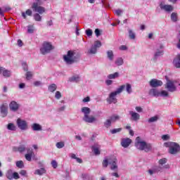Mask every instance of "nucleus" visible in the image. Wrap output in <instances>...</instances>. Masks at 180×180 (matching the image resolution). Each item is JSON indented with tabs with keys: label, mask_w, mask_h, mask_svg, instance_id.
Returning a JSON list of instances; mask_svg holds the SVG:
<instances>
[{
	"label": "nucleus",
	"mask_w": 180,
	"mask_h": 180,
	"mask_svg": "<svg viewBox=\"0 0 180 180\" xmlns=\"http://www.w3.org/2000/svg\"><path fill=\"white\" fill-rule=\"evenodd\" d=\"M135 147H136L138 150L145 151L146 153L151 151V149L153 148L151 143H147V142L141 141V138H140V136L136 138Z\"/></svg>",
	"instance_id": "obj_1"
},
{
	"label": "nucleus",
	"mask_w": 180,
	"mask_h": 180,
	"mask_svg": "<svg viewBox=\"0 0 180 180\" xmlns=\"http://www.w3.org/2000/svg\"><path fill=\"white\" fill-rule=\"evenodd\" d=\"M126 88V84H123L120 86V88L117 89L115 91H113L110 94L109 98L107 99V102L108 103H117V99L116 98V96L119 95V94H122L123 92V90Z\"/></svg>",
	"instance_id": "obj_2"
},
{
	"label": "nucleus",
	"mask_w": 180,
	"mask_h": 180,
	"mask_svg": "<svg viewBox=\"0 0 180 180\" xmlns=\"http://www.w3.org/2000/svg\"><path fill=\"white\" fill-rule=\"evenodd\" d=\"M82 112L84 115L83 117L84 122H86V123H94V122H96V118L94 116H89V113H91V108L88 107H83L82 108Z\"/></svg>",
	"instance_id": "obj_3"
},
{
	"label": "nucleus",
	"mask_w": 180,
	"mask_h": 180,
	"mask_svg": "<svg viewBox=\"0 0 180 180\" xmlns=\"http://www.w3.org/2000/svg\"><path fill=\"white\" fill-rule=\"evenodd\" d=\"M63 60L69 65L74 64V63H77V56H75V52L71 50L68 51V53L63 56Z\"/></svg>",
	"instance_id": "obj_4"
},
{
	"label": "nucleus",
	"mask_w": 180,
	"mask_h": 180,
	"mask_svg": "<svg viewBox=\"0 0 180 180\" xmlns=\"http://www.w3.org/2000/svg\"><path fill=\"white\" fill-rule=\"evenodd\" d=\"M108 165H110V169H112V171L117 169V159L116 158H112L108 160H104L103 161V167L104 168H108Z\"/></svg>",
	"instance_id": "obj_5"
},
{
	"label": "nucleus",
	"mask_w": 180,
	"mask_h": 180,
	"mask_svg": "<svg viewBox=\"0 0 180 180\" xmlns=\"http://www.w3.org/2000/svg\"><path fill=\"white\" fill-rule=\"evenodd\" d=\"M51 50H54L53 44H51V42L44 41L42 44V47L40 49V53L43 54V56H46V54L51 53Z\"/></svg>",
	"instance_id": "obj_6"
},
{
	"label": "nucleus",
	"mask_w": 180,
	"mask_h": 180,
	"mask_svg": "<svg viewBox=\"0 0 180 180\" xmlns=\"http://www.w3.org/2000/svg\"><path fill=\"white\" fill-rule=\"evenodd\" d=\"M33 12H37L39 15H43L46 12V8L43 6H39V3L34 2L32 6Z\"/></svg>",
	"instance_id": "obj_7"
},
{
	"label": "nucleus",
	"mask_w": 180,
	"mask_h": 180,
	"mask_svg": "<svg viewBox=\"0 0 180 180\" xmlns=\"http://www.w3.org/2000/svg\"><path fill=\"white\" fill-rule=\"evenodd\" d=\"M179 152H180V146L177 143L174 142L172 145V147L169 148V153L173 155H175V154H178V153Z\"/></svg>",
	"instance_id": "obj_8"
},
{
	"label": "nucleus",
	"mask_w": 180,
	"mask_h": 180,
	"mask_svg": "<svg viewBox=\"0 0 180 180\" xmlns=\"http://www.w3.org/2000/svg\"><path fill=\"white\" fill-rule=\"evenodd\" d=\"M165 89H167L169 92H175L176 91V87L175 86V84H174V82L167 79V83L165 86Z\"/></svg>",
	"instance_id": "obj_9"
},
{
	"label": "nucleus",
	"mask_w": 180,
	"mask_h": 180,
	"mask_svg": "<svg viewBox=\"0 0 180 180\" xmlns=\"http://www.w3.org/2000/svg\"><path fill=\"white\" fill-rule=\"evenodd\" d=\"M0 112L3 117L8 116V103H4L0 105Z\"/></svg>",
	"instance_id": "obj_10"
},
{
	"label": "nucleus",
	"mask_w": 180,
	"mask_h": 180,
	"mask_svg": "<svg viewBox=\"0 0 180 180\" xmlns=\"http://www.w3.org/2000/svg\"><path fill=\"white\" fill-rule=\"evenodd\" d=\"M17 124L20 130H26V129H27V122L20 118L17 120Z\"/></svg>",
	"instance_id": "obj_11"
},
{
	"label": "nucleus",
	"mask_w": 180,
	"mask_h": 180,
	"mask_svg": "<svg viewBox=\"0 0 180 180\" xmlns=\"http://www.w3.org/2000/svg\"><path fill=\"white\" fill-rule=\"evenodd\" d=\"M150 85L152 88H157L158 86H162V82L157 79H153L150 81Z\"/></svg>",
	"instance_id": "obj_12"
},
{
	"label": "nucleus",
	"mask_w": 180,
	"mask_h": 180,
	"mask_svg": "<svg viewBox=\"0 0 180 180\" xmlns=\"http://www.w3.org/2000/svg\"><path fill=\"white\" fill-rule=\"evenodd\" d=\"M160 9H162V11H165V12H168L169 13V12H172V11H174V7L171 5L161 4Z\"/></svg>",
	"instance_id": "obj_13"
},
{
	"label": "nucleus",
	"mask_w": 180,
	"mask_h": 180,
	"mask_svg": "<svg viewBox=\"0 0 180 180\" xmlns=\"http://www.w3.org/2000/svg\"><path fill=\"white\" fill-rule=\"evenodd\" d=\"M9 108H10V110H12V112H17V110H19V104H18L16 101H12L9 104Z\"/></svg>",
	"instance_id": "obj_14"
},
{
	"label": "nucleus",
	"mask_w": 180,
	"mask_h": 180,
	"mask_svg": "<svg viewBox=\"0 0 180 180\" xmlns=\"http://www.w3.org/2000/svg\"><path fill=\"white\" fill-rule=\"evenodd\" d=\"M131 144V139L130 138L123 139L121 141V146L124 148H127Z\"/></svg>",
	"instance_id": "obj_15"
},
{
	"label": "nucleus",
	"mask_w": 180,
	"mask_h": 180,
	"mask_svg": "<svg viewBox=\"0 0 180 180\" xmlns=\"http://www.w3.org/2000/svg\"><path fill=\"white\" fill-rule=\"evenodd\" d=\"M0 74L3 75V77L6 78H9L11 77V70H6L5 68L0 67Z\"/></svg>",
	"instance_id": "obj_16"
},
{
	"label": "nucleus",
	"mask_w": 180,
	"mask_h": 180,
	"mask_svg": "<svg viewBox=\"0 0 180 180\" xmlns=\"http://www.w3.org/2000/svg\"><path fill=\"white\" fill-rule=\"evenodd\" d=\"M129 115H131V120H134V122H137V120H140V114L134 112L133 111H129Z\"/></svg>",
	"instance_id": "obj_17"
},
{
	"label": "nucleus",
	"mask_w": 180,
	"mask_h": 180,
	"mask_svg": "<svg viewBox=\"0 0 180 180\" xmlns=\"http://www.w3.org/2000/svg\"><path fill=\"white\" fill-rule=\"evenodd\" d=\"M13 150L15 151V153H23L24 151H26V146L20 145L18 147H13Z\"/></svg>",
	"instance_id": "obj_18"
},
{
	"label": "nucleus",
	"mask_w": 180,
	"mask_h": 180,
	"mask_svg": "<svg viewBox=\"0 0 180 180\" xmlns=\"http://www.w3.org/2000/svg\"><path fill=\"white\" fill-rule=\"evenodd\" d=\"M150 96H160L161 93L157 89H150L148 92Z\"/></svg>",
	"instance_id": "obj_19"
},
{
	"label": "nucleus",
	"mask_w": 180,
	"mask_h": 180,
	"mask_svg": "<svg viewBox=\"0 0 180 180\" xmlns=\"http://www.w3.org/2000/svg\"><path fill=\"white\" fill-rule=\"evenodd\" d=\"M173 64L176 68H180V55H177L173 60Z\"/></svg>",
	"instance_id": "obj_20"
},
{
	"label": "nucleus",
	"mask_w": 180,
	"mask_h": 180,
	"mask_svg": "<svg viewBox=\"0 0 180 180\" xmlns=\"http://www.w3.org/2000/svg\"><path fill=\"white\" fill-rule=\"evenodd\" d=\"M32 130H34V131H40L41 130V125L37 124V123H34L32 126Z\"/></svg>",
	"instance_id": "obj_21"
},
{
	"label": "nucleus",
	"mask_w": 180,
	"mask_h": 180,
	"mask_svg": "<svg viewBox=\"0 0 180 180\" xmlns=\"http://www.w3.org/2000/svg\"><path fill=\"white\" fill-rule=\"evenodd\" d=\"M91 150L94 153L95 155H99V154H101V151L99 150V148L96 145L92 146H91Z\"/></svg>",
	"instance_id": "obj_22"
},
{
	"label": "nucleus",
	"mask_w": 180,
	"mask_h": 180,
	"mask_svg": "<svg viewBox=\"0 0 180 180\" xmlns=\"http://www.w3.org/2000/svg\"><path fill=\"white\" fill-rule=\"evenodd\" d=\"M34 175H43V174H46V169L44 168H41L35 170Z\"/></svg>",
	"instance_id": "obj_23"
},
{
	"label": "nucleus",
	"mask_w": 180,
	"mask_h": 180,
	"mask_svg": "<svg viewBox=\"0 0 180 180\" xmlns=\"http://www.w3.org/2000/svg\"><path fill=\"white\" fill-rule=\"evenodd\" d=\"M48 89L49 92H55L57 90V85L56 84H52L49 86Z\"/></svg>",
	"instance_id": "obj_24"
},
{
	"label": "nucleus",
	"mask_w": 180,
	"mask_h": 180,
	"mask_svg": "<svg viewBox=\"0 0 180 180\" xmlns=\"http://www.w3.org/2000/svg\"><path fill=\"white\" fill-rule=\"evenodd\" d=\"M170 18L172 22H178V13H172Z\"/></svg>",
	"instance_id": "obj_25"
},
{
	"label": "nucleus",
	"mask_w": 180,
	"mask_h": 180,
	"mask_svg": "<svg viewBox=\"0 0 180 180\" xmlns=\"http://www.w3.org/2000/svg\"><path fill=\"white\" fill-rule=\"evenodd\" d=\"M8 130H11L12 131H15L16 130V127L15 126V124L13 123H9L7 125Z\"/></svg>",
	"instance_id": "obj_26"
},
{
	"label": "nucleus",
	"mask_w": 180,
	"mask_h": 180,
	"mask_svg": "<svg viewBox=\"0 0 180 180\" xmlns=\"http://www.w3.org/2000/svg\"><path fill=\"white\" fill-rule=\"evenodd\" d=\"M119 119H120V117L119 115H113L110 117V120L112 122H115L119 120Z\"/></svg>",
	"instance_id": "obj_27"
},
{
	"label": "nucleus",
	"mask_w": 180,
	"mask_h": 180,
	"mask_svg": "<svg viewBox=\"0 0 180 180\" xmlns=\"http://www.w3.org/2000/svg\"><path fill=\"white\" fill-rule=\"evenodd\" d=\"M70 82H79V76L76 75L73 76L70 79Z\"/></svg>",
	"instance_id": "obj_28"
},
{
	"label": "nucleus",
	"mask_w": 180,
	"mask_h": 180,
	"mask_svg": "<svg viewBox=\"0 0 180 180\" xmlns=\"http://www.w3.org/2000/svg\"><path fill=\"white\" fill-rule=\"evenodd\" d=\"M125 88L127 94H131V92H133V90L131 89V84L127 83L125 85Z\"/></svg>",
	"instance_id": "obj_29"
},
{
	"label": "nucleus",
	"mask_w": 180,
	"mask_h": 180,
	"mask_svg": "<svg viewBox=\"0 0 180 180\" xmlns=\"http://www.w3.org/2000/svg\"><path fill=\"white\" fill-rule=\"evenodd\" d=\"M119 77V72H115L114 74H110L108 76L109 79H115Z\"/></svg>",
	"instance_id": "obj_30"
},
{
	"label": "nucleus",
	"mask_w": 180,
	"mask_h": 180,
	"mask_svg": "<svg viewBox=\"0 0 180 180\" xmlns=\"http://www.w3.org/2000/svg\"><path fill=\"white\" fill-rule=\"evenodd\" d=\"M104 126L107 129H109V127L112 126V121L110 120V119H108L105 120V122H104Z\"/></svg>",
	"instance_id": "obj_31"
},
{
	"label": "nucleus",
	"mask_w": 180,
	"mask_h": 180,
	"mask_svg": "<svg viewBox=\"0 0 180 180\" xmlns=\"http://www.w3.org/2000/svg\"><path fill=\"white\" fill-rule=\"evenodd\" d=\"M97 49L93 45L89 50V54H96Z\"/></svg>",
	"instance_id": "obj_32"
},
{
	"label": "nucleus",
	"mask_w": 180,
	"mask_h": 180,
	"mask_svg": "<svg viewBox=\"0 0 180 180\" xmlns=\"http://www.w3.org/2000/svg\"><path fill=\"white\" fill-rule=\"evenodd\" d=\"M34 19L36 22H41V16L39 13L34 14Z\"/></svg>",
	"instance_id": "obj_33"
},
{
	"label": "nucleus",
	"mask_w": 180,
	"mask_h": 180,
	"mask_svg": "<svg viewBox=\"0 0 180 180\" xmlns=\"http://www.w3.org/2000/svg\"><path fill=\"white\" fill-rule=\"evenodd\" d=\"M129 39H131V40H134V39H136V34L133 32L131 30H129Z\"/></svg>",
	"instance_id": "obj_34"
},
{
	"label": "nucleus",
	"mask_w": 180,
	"mask_h": 180,
	"mask_svg": "<svg viewBox=\"0 0 180 180\" xmlns=\"http://www.w3.org/2000/svg\"><path fill=\"white\" fill-rule=\"evenodd\" d=\"M115 64L118 66L120 65H123V58H118L116 60H115Z\"/></svg>",
	"instance_id": "obj_35"
},
{
	"label": "nucleus",
	"mask_w": 180,
	"mask_h": 180,
	"mask_svg": "<svg viewBox=\"0 0 180 180\" xmlns=\"http://www.w3.org/2000/svg\"><path fill=\"white\" fill-rule=\"evenodd\" d=\"M157 120H158V116L155 115L148 120V123H154V122H157Z\"/></svg>",
	"instance_id": "obj_36"
},
{
	"label": "nucleus",
	"mask_w": 180,
	"mask_h": 180,
	"mask_svg": "<svg viewBox=\"0 0 180 180\" xmlns=\"http://www.w3.org/2000/svg\"><path fill=\"white\" fill-rule=\"evenodd\" d=\"M96 49H99L102 46V43L101 41H95L94 44L93 45Z\"/></svg>",
	"instance_id": "obj_37"
},
{
	"label": "nucleus",
	"mask_w": 180,
	"mask_h": 180,
	"mask_svg": "<svg viewBox=\"0 0 180 180\" xmlns=\"http://www.w3.org/2000/svg\"><path fill=\"white\" fill-rule=\"evenodd\" d=\"M16 167H18V168H23V167H25V165H23V161L22 160L17 161Z\"/></svg>",
	"instance_id": "obj_38"
},
{
	"label": "nucleus",
	"mask_w": 180,
	"mask_h": 180,
	"mask_svg": "<svg viewBox=\"0 0 180 180\" xmlns=\"http://www.w3.org/2000/svg\"><path fill=\"white\" fill-rule=\"evenodd\" d=\"M121 131H122V128H117V129H111L110 133L112 134H116V133H120Z\"/></svg>",
	"instance_id": "obj_39"
},
{
	"label": "nucleus",
	"mask_w": 180,
	"mask_h": 180,
	"mask_svg": "<svg viewBox=\"0 0 180 180\" xmlns=\"http://www.w3.org/2000/svg\"><path fill=\"white\" fill-rule=\"evenodd\" d=\"M164 55V51H160L158 50L157 52L155 53V58H157V57H160V56Z\"/></svg>",
	"instance_id": "obj_40"
},
{
	"label": "nucleus",
	"mask_w": 180,
	"mask_h": 180,
	"mask_svg": "<svg viewBox=\"0 0 180 180\" xmlns=\"http://www.w3.org/2000/svg\"><path fill=\"white\" fill-rule=\"evenodd\" d=\"M107 54H108V58H109V60H113V51H108L107 52Z\"/></svg>",
	"instance_id": "obj_41"
},
{
	"label": "nucleus",
	"mask_w": 180,
	"mask_h": 180,
	"mask_svg": "<svg viewBox=\"0 0 180 180\" xmlns=\"http://www.w3.org/2000/svg\"><path fill=\"white\" fill-rule=\"evenodd\" d=\"M32 77H33V73H32V72H27L26 79L29 81L30 79H32Z\"/></svg>",
	"instance_id": "obj_42"
},
{
	"label": "nucleus",
	"mask_w": 180,
	"mask_h": 180,
	"mask_svg": "<svg viewBox=\"0 0 180 180\" xmlns=\"http://www.w3.org/2000/svg\"><path fill=\"white\" fill-rule=\"evenodd\" d=\"M6 176L7 178V179L11 180L13 179V174H12V172H8L6 174Z\"/></svg>",
	"instance_id": "obj_43"
},
{
	"label": "nucleus",
	"mask_w": 180,
	"mask_h": 180,
	"mask_svg": "<svg viewBox=\"0 0 180 180\" xmlns=\"http://www.w3.org/2000/svg\"><path fill=\"white\" fill-rule=\"evenodd\" d=\"M175 142H165L164 143V146L167 147L168 148H171L172 146L174 143Z\"/></svg>",
	"instance_id": "obj_44"
},
{
	"label": "nucleus",
	"mask_w": 180,
	"mask_h": 180,
	"mask_svg": "<svg viewBox=\"0 0 180 180\" xmlns=\"http://www.w3.org/2000/svg\"><path fill=\"white\" fill-rule=\"evenodd\" d=\"M25 157L27 161H32V157H33V155H32V153H27L25 154Z\"/></svg>",
	"instance_id": "obj_45"
},
{
	"label": "nucleus",
	"mask_w": 180,
	"mask_h": 180,
	"mask_svg": "<svg viewBox=\"0 0 180 180\" xmlns=\"http://www.w3.org/2000/svg\"><path fill=\"white\" fill-rule=\"evenodd\" d=\"M167 158H162L159 160L158 163L160 165H164V164H167Z\"/></svg>",
	"instance_id": "obj_46"
},
{
	"label": "nucleus",
	"mask_w": 180,
	"mask_h": 180,
	"mask_svg": "<svg viewBox=\"0 0 180 180\" xmlns=\"http://www.w3.org/2000/svg\"><path fill=\"white\" fill-rule=\"evenodd\" d=\"M153 169H154V172L155 174L157 172H161V169H162V167H161L160 166H157V167H154Z\"/></svg>",
	"instance_id": "obj_47"
},
{
	"label": "nucleus",
	"mask_w": 180,
	"mask_h": 180,
	"mask_svg": "<svg viewBox=\"0 0 180 180\" xmlns=\"http://www.w3.org/2000/svg\"><path fill=\"white\" fill-rule=\"evenodd\" d=\"M33 32H34V30L33 29V26L29 25L27 27V33H33Z\"/></svg>",
	"instance_id": "obj_48"
},
{
	"label": "nucleus",
	"mask_w": 180,
	"mask_h": 180,
	"mask_svg": "<svg viewBox=\"0 0 180 180\" xmlns=\"http://www.w3.org/2000/svg\"><path fill=\"white\" fill-rule=\"evenodd\" d=\"M57 148H63L64 147V142H58L56 143Z\"/></svg>",
	"instance_id": "obj_49"
},
{
	"label": "nucleus",
	"mask_w": 180,
	"mask_h": 180,
	"mask_svg": "<svg viewBox=\"0 0 180 180\" xmlns=\"http://www.w3.org/2000/svg\"><path fill=\"white\" fill-rule=\"evenodd\" d=\"M62 95H61V92L60 91H56L55 94V98L56 99H60L61 98Z\"/></svg>",
	"instance_id": "obj_50"
},
{
	"label": "nucleus",
	"mask_w": 180,
	"mask_h": 180,
	"mask_svg": "<svg viewBox=\"0 0 180 180\" xmlns=\"http://www.w3.org/2000/svg\"><path fill=\"white\" fill-rule=\"evenodd\" d=\"M20 176H19V174L18 172L13 173V179H19Z\"/></svg>",
	"instance_id": "obj_51"
},
{
	"label": "nucleus",
	"mask_w": 180,
	"mask_h": 180,
	"mask_svg": "<svg viewBox=\"0 0 180 180\" xmlns=\"http://www.w3.org/2000/svg\"><path fill=\"white\" fill-rule=\"evenodd\" d=\"M86 34L88 36V37L92 36V30L88 29L86 30Z\"/></svg>",
	"instance_id": "obj_52"
},
{
	"label": "nucleus",
	"mask_w": 180,
	"mask_h": 180,
	"mask_svg": "<svg viewBox=\"0 0 180 180\" xmlns=\"http://www.w3.org/2000/svg\"><path fill=\"white\" fill-rule=\"evenodd\" d=\"M160 96H168V92L165 90H163L160 92Z\"/></svg>",
	"instance_id": "obj_53"
},
{
	"label": "nucleus",
	"mask_w": 180,
	"mask_h": 180,
	"mask_svg": "<svg viewBox=\"0 0 180 180\" xmlns=\"http://www.w3.org/2000/svg\"><path fill=\"white\" fill-rule=\"evenodd\" d=\"M162 139H163L164 141H167V140H169V135L168 134L162 135Z\"/></svg>",
	"instance_id": "obj_54"
},
{
	"label": "nucleus",
	"mask_w": 180,
	"mask_h": 180,
	"mask_svg": "<svg viewBox=\"0 0 180 180\" xmlns=\"http://www.w3.org/2000/svg\"><path fill=\"white\" fill-rule=\"evenodd\" d=\"M94 33L96 36V37H99V36H101V30H99V29L96 28L94 31Z\"/></svg>",
	"instance_id": "obj_55"
},
{
	"label": "nucleus",
	"mask_w": 180,
	"mask_h": 180,
	"mask_svg": "<svg viewBox=\"0 0 180 180\" xmlns=\"http://www.w3.org/2000/svg\"><path fill=\"white\" fill-rule=\"evenodd\" d=\"M51 165H52L53 168H54V169L57 168V167H58L57 161L52 160Z\"/></svg>",
	"instance_id": "obj_56"
},
{
	"label": "nucleus",
	"mask_w": 180,
	"mask_h": 180,
	"mask_svg": "<svg viewBox=\"0 0 180 180\" xmlns=\"http://www.w3.org/2000/svg\"><path fill=\"white\" fill-rule=\"evenodd\" d=\"M27 154H31V155H34V153L33 152V149L27 148Z\"/></svg>",
	"instance_id": "obj_57"
},
{
	"label": "nucleus",
	"mask_w": 180,
	"mask_h": 180,
	"mask_svg": "<svg viewBox=\"0 0 180 180\" xmlns=\"http://www.w3.org/2000/svg\"><path fill=\"white\" fill-rule=\"evenodd\" d=\"M27 174V172H26V170H21L20 172V175H22V176H26Z\"/></svg>",
	"instance_id": "obj_58"
},
{
	"label": "nucleus",
	"mask_w": 180,
	"mask_h": 180,
	"mask_svg": "<svg viewBox=\"0 0 180 180\" xmlns=\"http://www.w3.org/2000/svg\"><path fill=\"white\" fill-rule=\"evenodd\" d=\"M32 10L30 9H27L26 11H25V15H27L28 16H32Z\"/></svg>",
	"instance_id": "obj_59"
},
{
	"label": "nucleus",
	"mask_w": 180,
	"mask_h": 180,
	"mask_svg": "<svg viewBox=\"0 0 180 180\" xmlns=\"http://www.w3.org/2000/svg\"><path fill=\"white\" fill-rule=\"evenodd\" d=\"M91 101V98H89V96H87L86 98H84L83 100H82V102H84V103H86V102H89Z\"/></svg>",
	"instance_id": "obj_60"
},
{
	"label": "nucleus",
	"mask_w": 180,
	"mask_h": 180,
	"mask_svg": "<svg viewBox=\"0 0 180 180\" xmlns=\"http://www.w3.org/2000/svg\"><path fill=\"white\" fill-rule=\"evenodd\" d=\"M122 10H120V9H118V10H116L115 11V13H116V15H117V16H120L121 15H122Z\"/></svg>",
	"instance_id": "obj_61"
},
{
	"label": "nucleus",
	"mask_w": 180,
	"mask_h": 180,
	"mask_svg": "<svg viewBox=\"0 0 180 180\" xmlns=\"http://www.w3.org/2000/svg\"><path fill=\"white\" fill-rule=\"evenodd\" d=\"M17 43L19 47H22V46H23V41H22L21 39H18Z\"/></svg>",
	"instance_id": "obj_62"
},
{
	"label": "nucleus",
	"mask_w": 180,
	"mask_h": 180,
	"mask_svg": "<svg viewBox=\"0 0 180 180\" xmlns=\"http://www.w3.org/2000/svg\"><path fill=\"white\" fill-rule=\"evenodd\" d=\"M120 50H122V51L127 50V46H126L125 45H122L121 46H120Z\"/></svg>",
	"instance_id": "obj_63"
},
{
	"label": "nucleus",
	"mask_w": 180,
	"mask_h": 180,
	"mask_svg": "<svg viewBox=\"0 0 180 180\" xmlns=\"http://www.w3.org/2000/svg\"><path fill=\"white\" fill-rule=\"evenodd\" d=\"M112 82H113V81H112V80H106L105 81V83L107 85H112Z\"/></svg>",
	"instance_id": "obj_64"
}]
</instances>
